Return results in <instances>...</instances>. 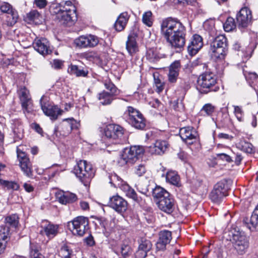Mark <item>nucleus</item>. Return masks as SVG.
<instances>
[{
	"label": "nucleus",
	"mask_w": 258,
	"mask_h": 258,
	"mask_svg": "<svg viewBox=\"0 0 258 258\" xmlns=\"http://www.w3.org/2000/svg\"><path fill=\"white\" fill-rule=\"evenodd\" d=\"M161 30L162 35L172 47L180 48L184 45L185 27L177 19L168 18L164 20Z\"/></svg>",
	"instance_id": "1"
},
{
	"label": "nucleus",
	"mask_w": 258,
	"mask_h": 258,
	"mask_svg": "<svg viewBox=\"0 0 258 258\" xmlns=\"http://www.w3.org/2000/svg\"><path fill=\"white\" fill-rule=\"evenodd\" d=\"M50 11L56 15V19L62 24H72L77 21V9L70 1L52 4Z\"/></svg>",
	"instance_id": "2"
},
{
	"label": "nucleus",
	"mask_w": 258,
	"mask_h": 258,
	"mask_svg": "<svg viewBox=\"0 0 258 258\" xmlns=\"http://www.w3.org/2000/svg\"><path fill=\"white\" fill-rule=\"evenodd\" d=\"M227 39L224 35L217 36L210 43L209 53L215 60H222L227 51Z\"/></svg>",
	"instance_id": "3"
},
{
	"label": "nucleus",
	"mask_w": 258,
	"mask_h": 258,
	"mask_svg": "<svg viewBox=\"0 0 258 258\" xmlns=\"http://www.w3.org/2000/svg\"><path fill=\"white\" fill-rule=\"evenodd\" d=\"M74 172L85 186L88 185L95 174L92 165L86 160H80L74 167Z\"/></svg>",
	"instance_id": "4"
},
{
	"label": "nucleus",
	"mask_w": 258,
	"mask_h": 258,
	"mask_svg": "<svg viewBox=\"0 0 258 258\" xmlns=\"http://www.w3.org/2000/svg\"><path fill=\"white\" fill-rule=\"evenodd\" d=\"M124 132V130L121 126L115 124H109L104 129L103 139L108 145L115 144L119 142Z\"/></svg>",
	"instance_id": "5"
},
{
	"label": "nucleus",
	"mask_w": 258,
	"mask_h": 258,
	"mask_svg": "<svg viewBox=\"0 0 258 258\" xmlns=\"http://www.w3.org/2000/svg\"><path fill=\"white\" fill-rule=\"evenodd\" d=\"M216 83V76L211 72H205L199 76L197 88L201 93H207L213 90Z\"/></svg>",
	"instance_id": "6"
},
{
	"label": "nucleus",
	"mask_w": 258,
	"mask_h": 258,
	"mask_svg": "<svg viewBox=\"0 0 258 258\" xmlns=\"http://www.w3.org/2000/svg\"><path fill=\"white\" fill-rule=\"evenodd\" d=\"M72 225V232L74 235L83 236L89 230V221L87 218L78 216L71 222Z\"/></svg>",
	"instance_id": "7"
},
{
	"label": "nucleus",
	"mask_w": 258,
	"mask_h": 258,
	"mask_svg": "<svg viewBox=\"0 0 258 258\" xmlns=\"http://www.w3.org/2000/svg\"><path fill=\"white\" fill-rule=\"evenodd\" d=\"M226 185V180L220 181L214 185L209 196L212 201L216 203H219L224 197L227 196V189Z\"/></svg>",
	"instance_id": "8"
},
{
	"label": "nucleus",
	"mask_w": 258,
	"mask_h": 258,
	"mask_svg": "<svg viewBox=\"0 0 258 258\" xmlns=\"http://www.w3.org/2000/svg\"><path fill=\"white\" fill-rule=\"evenodd\" d=\"M232 242L234 248L240 254L244 253L248 246L247 237L243 233L239 232L233 234Z\"/></svg>",
	"instance_id": "9"
},
{
	"label": "nucleus",
	"mask_w": 258,
	"mask_h": 258,
	"mask_svg": "<svg viewBox=\"0 0 258 258\" xmlns=\"http://www.w3.org/2000/svg\"><path fill=\"white\" fill-rule=\"evenodd\" d=\"M179 135L182 141L188 145H191L199 141L198 133L191 126L181 128L179 131Z\"/></svg>",
	"instance_id": "10"
},
{
	"label": "nucleus",
	"mask_w": 258,
	"mask_h": 258,
	"mask_svg": "<svg viewBox=\"0 0 258 258\" xmlns=\"http://www.w3.org/2000/svg\"><path fill=\"white\" fill-rule=\"evenodd\" d=\"M251 11L247 7L240 9L237 15L236 19L238 27L239 28H245L248 27L252 21Z\"/></svg>",
	"instance_id": "11"
},
{
	"label": "nucleus",
	"mask_w": 258,
	"mask_h": 258,
	"mask_svg": "<svg viewBox=\"0 0 258 258\" xmlns=\"http://www.w3.org/2000/svg\"><path fill=\"white\" fill-rule=\"evenodd\" d=\"M130 125L138 130H143L146 126L145 120L139 110L130 106Z\"/></svg>",
	"instance_id": "12"
},
{
	"label": "nucleus",
	"mask_w": 258,
	"mask_h": 258,
	"mask_svg": "<svg viewBox=\"0 0 258 258\" xmlns=\"http://www.w3.org/2000/svg\"><path fill=\"white\" fill-rule=\"evenodd\" d=\"M77 46L81 48L93 47L99 43V38L93 35H82L75 40Z\"/></svg>",
	"instance_id": "13"
},
{
	"label": "nucleus",
	"mask_w": 258,
	"mask_h": 258,
	"mask_svg": "<svg viewBox=\"0 0 258 258\" xmlns=\"http://www.w3.org/2000/svg\"><path fill=\"white\" fill-rule=\"evenodd\" d=\"M44 99V96H42L40 99V104L41 108L44 113L50 117L52 120H55L57 118L58 116L60 115L63 112V110L59 109L56 105H52L51 104H43L42 101Z\"/></svg>",
	"instance_id": "14"
},
{
	"label": "nucleus",
	"mask_w": 258,
	"mask_h": 258,
	"mask_svg": "<svg viewBox=\"0 0 258 258\" xmlns=\"http://www.w3.org/2000/svg\"><path fill=\"white\" fill-rule=\"evenodd\" d=\"M20 99L24 111L30 112L32 110V102L29 96V91L25 87L22 88L19 91Z\"/></svg>",
	"instance_id": "15"
},
{
	"label": "nucleus",
	"mask_w": 258,
	"mask_h": 258,
	"mask_svg": "<svg viewBox=\"0 0 258 258\" xmlns=\"http://www.w3.org/2000/svg\"><path fill=\"white\" fill-rule=\"evenodd\" d=\"M33 46L35 50L43 55H47L51 52L49 42L44 38L35 39Z\"/></svg>",
	"instance_id": "16"
},
{
	"label": "nucleus",
	"mask_w": 258,
	"mask_h": 258,
	"mask_svg": "<svg viewBox=\"0 0 258 258\" xmlns=\"http://www.w3.org/2000/svg\"><path fill=\"white\" fill-rule=\"evenodd\" d=\"M41 229L40 233L42 235H46L49 239L52 238L58 233V226L47 221H43L41 225Z\"/></svg>",
	"instance_id": "17"
},
{
	"label": "nucleus",
	"mask_w": 258,
	"mask_h": 258,
	"mask_svg": "<svg viewBox=\"0 0 258 258\" xmlns=\"http://www.w3.org/2000/svg\"><path fill=\"white\" fill-rule=\"evenodd\" d=\"M169 144L164 140H157L153 146L146 147V152L152 155H162L167 150Z\"/></svg>",
	"instance_id": "18"
},
{
	"label": "nucleus",
	"mask_w": 258,
	"mask_h": 258,
	"mask_svg": "<svg viewBox=\"0 0 258 258\" xmlns=\"http://www.w3.org/2000/svg\"><path fill=\"white\" fill-rule=\"evenodd\" d=\"M109 205L116 211L123 214L126 210L127 203L121 197L116 195L110 198Z\"/></svg>",
	"instance_id": "19"
},
{
	"label": "nucleus",
	"mask_w": 258,
	"mask_h": 258,
	"mask_svg": "<svg viewBox=\"0 0 258 258\" xmlns=\"http://www.w3.org/2000/svg\"><path fill=\"white\" fill-rule=\"evenodd\" d=\"M157 204L159 209L168 214L171 213L175 207L174 201L170 195L169 196L160 199L158 201Z\"/></svg>",
	"instance_id": "20"
},
{
	"label": "nucleus",
	"mask_w": 258,
	"mask_h": 258,
	"mask_svg": "<svg viewBox=\"0 0 258 258\" xmlns=\"http://www.w3.org/2000/svg\"><path fill=\"white\" fill-rule=\"evenodd\" d=\"M203 39L201 36L195 34L192 36L187 49L189 54L191 55L196 54L203 47Z\"/></svg>",
	"instance_id": "21"
},
{
	"label": "nucleus",
	"mask_w": 258,
	"mask_h": 258,
	"mask_svg": "<svg viewBox=\"0 0 258 258\" xmlns=\"http://www.w3.org/2000/svg\"><path fill=\"white\" fill-rule=\"evenodd\" d=\"M172 238L171 232L168 230L162 231L159 234V239L156 243V248L159 250L165 249L166 246Z\"/></svg>",
	"instance_id": "22"
},
{
	"label": "nucleus",
	"mask_w": 258,
	"mask_h": 258,
	"mask_svg": "<svg viewBox=\"0 0 258 258\" xmlns=\"http://www.w3.org/2000/svg\"><path fill=\"white\" fill-rule=\"evenodd\" d=\"M244 224L250 230L258 231V205L254 210L250 218H245Z\"/></svg>",
	"instance_id": "23"
},
{
	"label": "nucleus",
	"mask_w": 258,
	"mask_h": 258,
	"mask_svg": "<svg viewBox=\"0 0 258 258\" xmlns=\"http://www.w3.org/2000/svg\"><path fill=\"white\" fill-rule=\"evenodd\" d=\"M10 230L6 227H1L0 229V254L3 253L6 247L8 242L10 239Z\"/></svg>",
	"instance_id": "24"
},
{
	"label": "nucleus",
	"mask_w": 258,
	"mask_h": 258,
	"mask_svg": "<svg viewBox=\"0 0 258 258\" xmlns=\"http://www.w3.org/2000/svg\"><path fill=\"white\" fill-rule=\"evenodd\" d=\"M146 148L142 146L130 147V163H134L142 158Z\"/></svg>",
	"instance_id": "25"
},
{
	"label": "nucleus",
	"mask_w": 258,
	"mask_h": 258,
	"mask_svg": "<svg viewBox=\"0 0 258 258\" xmlns=\"http://www.w3.org/2000/svg\"><path fill=\"white\" fill-rule=\"evenodd\" d=\"M56 196L59 202L64 205L72 203L77 200V196L71 192H58Z\"/></svg>",
	"instance_id": "26"
},
{
	"label": "nucleus",
	"mask_w": 258,
	"mask_h": 258,
	"mask_svg": "<svg viewBox=\"0 0 258 258\" xmlns=\"http://www.w3.org/2000/svg\"><path fill=\"white\" fill-rule=\"evenodd\" d=\"M179 69L180 62L179 61H175L170 65L168 74V80L170 83H173L176 81Z\"/></svg>",
	"instance_id": "27"
},
{
	"label": "nucleus",
	"mask_w": 258,
	"mask_h": 258,
	"mask_svg": "<svg viewBox=\"0 0 258 258\" xmlns=\"http://www.w3.org/2000/svg\"><path fill=\"white\" fill-rule=\"evenodd\" d=\"M243 74L249 85L256 90V87L258 88V76L257 74L244 70H243Z\"/></svg>",
	"instance_id": "28"
},
{
	"label": "nucleus",
	"mask_w": 258,
	"mask_h": 258,
	"mask_svg": "<svg viewBox=\"0 0 258 258\" xmlns=\"http://www.w3.org/2000/svg\"><path fill=\"white\" fill-rule=\"evenodd\" d=\"M133 33L130 34V53L131 52H136L138 50V48L136 42V38L138 37L139 32V27L135 26L133 28Z\"/></svg>",
	"instance_id": "29"
},
{
	"label": "nucleus",
	"mask_w": 258,
	"mask_h": 258,
	"mask_svg": "<svg viewBox=\"0 0 258 258\" xmlns=\"http://www.w3.org/2000/svg\"><path fill=\"white\" fill-rule=\"evenodd\" d=\"M19 166L24 174L28 177L33 176L32 165L30 160H25L19 163Z\"/></svg>",
	"instance_id": "30"
},
{
	"label": "nucleus",
	"mask_w": 258,
	"mask_h": 258,
	"mask_svg": "<svg viewBox=\"0 0 258 258\" xmlns=\"http://www.w3.org/2000/svg\"><path fill=\"white\" fill-rule=\"evenodd\" d=\"M68 72L71 75H74L77 77H86L88 74L87 70L81 69L77 66L72 64L69 67Z\"/></svg>",
	"instance_id": "31"
},
{
	"label": "nucleus",
	"mask_w": 258,
	"mask_h": 258,
	"mask_svg": "<svg viewBox=\"0 0 258 258\" xmlns=\"http://www.w3.org/2000/svg\"><path fill=\"white\" fill-rule=\"evenodd\" d=\"M122 13L119 15L114 24V28L118 31H122L126 26L128 19L126 18L127 13Z\"/></svg>",
	"instance_id": "32"
},
{
	"label": "nucleus",
	"mask_w": 258,
	"mask_h": 258,
	"mask_svg": "<svg viewBox=\"0 0 258 258\" xmlns=\"http://www.w3.org/2000/svg\"><path fill=\"white\" fill-rule=\"evenodd\" d=\"M169 195L170 194L167 190L159 186H156L152 191L153 197L158 201L161 199L166 198L167 196H169Z\"/></svg>",
	"instance_id": "33"
},
{
	"label": "nucleus",
	"mask_w": 258,
	"mask_h": 258,
	"mask_svg": "<svg viewBox=\"0 0 258 258\" xmlns=\"http://www.w3.org/2000/svg\"><path fill=\"white\" fill-rule=\"evenodd\" d=\"M166 180L167 182L173 185H178L180 178L176 172L174 171H169L167 172L166 175Z\"/></svg>",
	"instance_id": "34"
},
{
	"label": "nucleus",
	"mask_w": 258,
	"mask_h": 258,
	"mask_svg": "<svg viewBox=\"0 0 258 258\" xmlns=\"http://www.w3.org/2000/svg\"><path fill=\"white\" fill-rule=\"evenodd\" d=\"M27 19L30 22H34L36 24H39L41 22V16L35 10L31 11L27 14Z\"/></svg>",
	"instance_id": "35"
},
{
	"label": "nucleus",
	"mask_w": 258,
	"mask_h": 258,
	"mask_svg": "<svg viewBox=\"0 0 258 258\" xmlns=\"http://www.w3.org/2000/svg\"><path fill=\"white\" fill-rule=\"evenodd\" d=\"M5 225L3 227H8L9 229V226L12 227L16 228L19 223V217L16 214L12 215L7 217L5 220Z\"/></svg>",
	"instance_id": "36"
},
{
	"label": "nucleus",
	"mask_w": 258,
	"mask_h": 258,
	"mask_svg": "<svg viewBox=\"0 0 258 258\" xmlns=\"http://www.w3.org/2000/svg\"><path fill=\"white\" fill-rule=\"evenodd\" d=\"M39 246L36 243L30 242V255L31 258H45L44 255L39 252Z\"/></svg>",
	"instance_id": "37"
},
{
	"label": "nucleus",
	"mask_w": 258,
	"mask_h": 258,
	"mask_svg": "<svg viewBox=\"0 0 258 258\" xmlns=\"http://www.w3.org/2000/svg\"><path fill=\"white\" fill-rule=\"evenodd\" d=\"M236 147L238 149L247 153H251L253 151L252 145L244 140H240L239 142L237 143Z\"/></svg>",
	"instance_id": "38"
},
{
	"label": "nucleus",
	"mask_w": 258,
	"mask_h": 258,
	"mask_svg": "<svg viewBox=\"0 0 258 258\" xmlns=\"http://www.w3.org/2000/svg\"><path fill=\"white\" fill-rule=\"evenodd\" d=\"M18 14L15 10H11L10 12L7 14L6 22L8 25L13 26L17 21L18 19Z\"/></svg>",
	"instance_id": "39"
},
{
	"label": "nucleus",
	"mask_w": 258,
	"mask_h": 258,
	"mask_svg": "<svg viewBox=\"0 0 258 258\" xmlns=\"http://www.w3.org/2000/svg\"><path fill=\"white\" fill-rule=\"evenodd\" d=\"M112 96L110 93L103 91L98 95V99L100 101V103L103 105H107L110 104L112 100Z\"/></svg>",
	"instance_id": "40"
},
{
	"label": "nucleus",
	"mask_w": 258,
	"mask_h": 258,
	"mask_svg": "<svg viewBox=\"0 0 258 258\" xmlns=\"http://www.w3.org/2000/svg\"><path fill=\"white\" fill-rule=\"evenodd\" d=\"M63 120L67 122L64 125L67 127V134L70 133L73 129L78 128L79 126V123L73 118H66Z\"/></svg>",
	"instance_id": "41"
},
{
	"label": "nucleus",
	"mask_w": 258,
	"mask_h": 258,
	"mask_svg": "<svg viewBox=\"0 0 258 258\" xmlns=\"http://www.w3.org/2000/svg\"><path fill=\"white\" fill-rule=\"evenodd\" d=\"M153 17L152 13L150 11L145 12L142 16L143 23L148 27H151L153 23Z\"/></svg>",
	"instance_id": "42"
},
{
	"label": "nucleus",
	"mask_w": 258,
	"mask_h": 258,
	"mask_svg": "<svg viewBox=\"0 0 258 258\" xmlns=\"http://www.w3.org/2000/svg\"><path fill=\"white\" fill-rule=\"evenodd\" d=\"M72 250L65 244L61 246L58 251L59 255L63 258H71V255H72Z\"/></svg>",
	"instance_id": "43"
},
{
	"label": "nucleus",
	"mask_w": 258,
	"mask_h": 258,
	"mask_svg": "<svg viewBox=\"0 0 258 258\" xmlns=\"http://www.w3.org/2000/svg\"><path fill=\"white\" fill-rule=\"evenodd\" d=\"M146 57L150 61L157 60L159 58L157 49L154 48L149 49L147 51Z\"/></svg>",
	"instance_id": "44"
},
{
	"label": "nucleus",
	"mask_w": 258,
	"mask_h": 258,
	"mask_svg": "<svg viewBox=\"0 0 258 258\" xmlns=\"http://www.w3.org/2000/svg\"><path fill=\"white\" fill-rule=\"evenodd\" d=\"M223 28L225 31L230 32L236 28L234 19L232 17H228L223 24Z\"/></svg>",
	"instance_id": "45"
},
{
	"label": "nucleus",
	"mask_w": 258,
	"mask_h": 258,
	"mask_svg": "<svg viewBox=\"0 0 258 258\" xmlns=\"http://www.w3.org/2000/svg\"><path fill=\"white\" fill-rule=\"evenodd\" d=\"M128 161L129 149L128 148H125L121 153L118 163L121 166H124L127 163Z\"/></svg>",
	"instance_id": "46"
},
{
	"label": "nucleus",
	"mask_w": 258,
	"mask_h": 258,
	"mask_svg": "<svg viewBox=\"0 0 258 258\" xmlns=\"http://www.w3.org/2000/svg\"><path fill=\"white\" fill-rule=\"evenodd\" d=\"M152 247L151 242L144 238H142L139 242V248L144 250V251H149Z\"/></svg>",
	"instance_id": "47"
},
{
	"label": "nucleus",
	"mask_w": 258,
	"mask_h": 258,
	"mask_svg": "<svg viewBox=\"0 0 258 258\" xmlns=\"http://www.w3.org/2000/svg\"><path fill=\"white\" fill-rule=\"evenodd\" d=\"M154 84L156 87V92H161L164 88V83L162 82L158 77V74H153Z\"/></svg>",
	"instance_id": "48"
},
{
	"label": "nucleus",
	"mask_w": 258,
	"mask_h": 258,
	"mask_svg": "<svg viewBox=\"0 0 258 258\" xmlns=\"http://www.w3.org/2000/svg\"><path fill=\"white\" fill-rule=\"evenodd\" d=\"M215 109V107L214 105L211 103H207L203 106L201 111L205 112L207 115L210 116L214 112Z\"/></svg>",
	"instance_id": "49"
},
{
	"label": "nucleus",
	"mask_w": 258,
	"mask_h": 258,
	"mask_svg": "<svg viewBox=\"0 0 258 258\" xmlns=\"http://www.w3.org/2000/svg\"><path fill=\"white\" fill-rule=\"evenodd\" d=\"M104 86L106 89L110 91L109 93L111 95H114L116 94L117 88L110 81H106L104 82Z\"/></svg>",
	"instance_id": "50"
},
{
	"label": "nucleus",
	"mask_w": 258,
	"mask_h": 258,
	"mask_svg": "<svg viewBox=\"0 0 258 258\" xmlns=\"http://www.w3.org/2000/svg\"><path fill=\"white\" fill-rule=\"evenodd\" d=\"M22 146H20L17 147V157L19 160V163L24 161L25 160H29V158L27 157L26 153L21 150L20 148Z\"/></svg>",
	"instance_id": "51"
},
{
	"label": "nucleus",
	"mask_w": 258,
	"mask_h": 258,
	"mask_svg": "<svg viewBox=\"0 0 258 258\" xmlns=\"http://www.w3.org/2000/svg\"><path fill=\"white\" fill-rule=\"evenodd\" d=\"M253 50L251 47H248L245 48V50L242 49V53L241 56L244 57L245 59H247L251 56Z\"/></svg>",
	"instance_id": "52"
},
{
	"label": "nucleus",
	"mask_w": 258,
	"mask_h": 258,
	"mask_svg": "<svg viewBox=\"0 0 258 258\" xmlns=\"http://www.w3.org/2000/svg\"><path fill=\"white\" fill-rule=\"evenodd\" d=\"M0 10L3 13H5L6 14L9 13L11 11V10H13L11 5L7 3H4L2 4L0 6Z\"/></svg>",
	"instance_id": "53"
},
{
	"label": "nucleus",
	"mask_w": 258,
	"mask_h": 258,
	"mask_svg": "<svg viewBox=\"0 0 258 258\" xmlns=\"http://www.w3.org/2000/svg\"><path fill=\"white\" fill-rule=\"evenodd\" d=\"M130 198L132 199L137 204L139 205L142 201V198L139 197L134 189L130 188Z\"/></svg>",
	"instance_id": "54"
},
{
	"label": "nucleus",
	"mask_w": 258,
	"mask_h": 258,
	"mask_svg": "<svg viewBox=\"0 0 258 258\" xmlns=\"http://www.w3.org/2000/svg\"><path fill=\"white\" fill-rule=\"evenodd\" d=\"M146 172V169L143 165H140L137 166L135 170V173L139 176H142Z\"/></svg>",
	"instance_id": "55"
},
{
	"label": "nucleus",
	"mask_w": 258,
	"mask_h": 258,
	"mask_svg": "<svg viewBox=\"0 0 258 258\" xmlns=\"http://www.w3.org/2000/svg\"><path fill=\"white\" fill-rule=\"evenodd\" d=\"M234 113L238 120L241 121L242 117V110L238 106H234Z\"/></svg>",
	"instance_id": "56"
},
{
	"label": "nucleus",
	"mask_w": 258,
	"mask_h": 258,
	"mask_svg": "<svg viewBox=\"0 0 258 258\" xmlns=\"http://www.w3.org/2000/svg\"><path fill=\"white\" fill-rule=\"evenodd\" d=\"M34 4L39 9L44 8L47 5L46 0H34Z\"/></svg>",
	"instance_id": "57"
},
{
	"label": "nucleus",
	"mask_w": 258,
	"mask_h": 258,
	"mask_svg": "<svg viewBox=\"0 0 258 258\" xmlns=\"http://www.w3.org/2000/svg\"><path fill=\"white\" fill-rule=\"evenodd\" d=\"M84 241L89 246H92L95 244L93 237L91 234H89V236L84 239Z\"/></svg>",
	"instance_id": "58"
},
{
	"label": "nucleus",
	"mask_w": 258,
	"mask_h": 258,
	"mask_svg": "<svg viewBox=\"0 0 258 258\" xmlns=\"http://www.w3.org/2000/svg\"><path fill=\"white\" fill-rule=\"evenodd\" d=\"M63 66V61L59 59H54L52 63V67L55 69H60Z\"/></svg>",
	"instance_id": "59"
},
{
	"label": "nucleus",
	"mask_w": 258,
	"mask_h": 258,
	"mask_svg": "<svg viewBox=\"0 0 258 258\" xmlns=\"http://www.w3.org/2000/svg\"><path fill=\"white\" fill-rule=\"evenodd\" d=\"M3 183L8 188H11L13 189L16 190L18 189V188L19 187L18 185L16 183L14 182H9L8 181H4Z\"/></svg>",
	"instance_id": "60"
},
{
	"label": "nucleus",
	"mask_w": 258,
	"mask_h": 258,
	"mask_svg": "<svg viewBox=\"0 0 258 258\" xmlns=\"http://www.w3.org/2000/svg\"><path fill=\"white\" fill-rule=\"evenodd\" d=\"M147 252L144 251L138 248V250L137 251L135 255L136 258H145L147 255Z\"/></svg>",
	"instance_id": "61"
},
{
	"label": "nucleus",
	"mask_w": 258,
	"mask_h": 258,
	"mask_svg": "<svg viewBox=\"0 0 258 258\" xmlns=\"http://www.w3.org/2000/svg\"><path fill=\"white\" fill-rule=\"evenodd\" d=\"M147 252L144 251L138 248V250L137 251L135 255L136 258H145L147 255Z\"/></svg>",
	"instance_id": "62"
},
{
	"label": "nucleus",
	"mask_w": 258,
	"mask_h": 258,
	"mask_svg": "<svg viewBox=\"0 0 258 258\" xmlns=\"http://www.w3.org/2000/svg\"><path fill=\"white\" fill-rule=\"evenodd\" d=\"M217 156L219 157L220 159L223 160H225L228 162H230L232 161L231 158L228 155L225 153H220L217 154Z\"/></svg>",
	"instance_id": "63"
},
{
	"label": "nucleus",
	"mask_w": 258,
	"mask_h": 258,
	"mask_svg": "<svg viewBox=\"0 0 258 258\" xmlns=\"http://www.w3.org/2000/svg\"><path fill=\"white\" fill-rule=\"evenodd\" d=\"M178 158L182 161L186 162L187 160V154L183 151H180L178 154Z\"/></svg>",
	"instance_id": "64"
}]
</instances>
